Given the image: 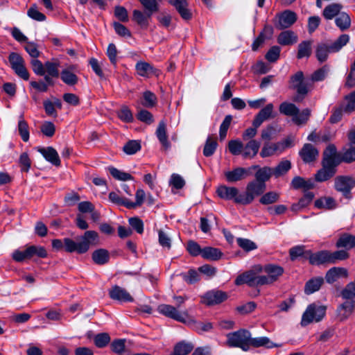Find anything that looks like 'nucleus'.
Here are the masks:
<instances>
[{
  "label": "nucleus",
  "mask_w": 355,
  "mask_h": 355,
  "mask_svg": "<svg viewBox=\"0 0 355 355\" xmlns=\"http://www.w3.org/2000/svg\"><path fill=\"white\" fill-rule=\"evenodd\" d=\"M341 163L340 154L336 146L329 144L323 153L322 168L315 175V180L318 182H325L333 178L337 171V166Z\"/></svg>",
  "instance_id": "1"
},
{
  "label": "nucleus",
  "mask_w": 355,
  "mask_h": 355,
  "mask_svg": "<svg viewBox=\"0 0 355 355\" xmlns=\"http://www.w3.org/2000/svg\"><path fill=\"white\" fill-rule=\"evenodd\" d=\"M98 242V233L93 230H88L79 238L78 242L69 238H64V248L66 252L69 253L84 254L89 250L90 245H95Z\"/></svg>",
  "instance_id": "2"
},
{
  "label": "nucleus",
  "mask_w": 355,
  "mask_h": 355,
  "mask_svg": "<svg viewBox=\"0 0 355 355\" xmlns=\"http://www.w3.org/2000/svg\"><path fill=\"white\" fill-rule=\"evenodd\" d=\"M350 40L347 34L340 35L334 42L329 44L320 42L315 47V57L320 63L324 62L329 57V53L339 52L345 46H346Z\"/></svg>",
  "instance_id": "3"
},
{
  "label": "nucleus",
  "mask_w": 355,
  "mask_h": 355,
  "mask_svg": "<svg viewBox=\"0 0 355 355\" xmlns=\"http://www.w3.org/2000/svg\"><path fill=\"white\" fill-rule=\"evenodd\" d=\"M289 84V87L296 92L297 95L293 98L295 102L303 101L313 88L310 77H305L302 71H298L291 76Z\"/></svg>",
  "instance_id": "4"
},
{
  "label": "nucleus",
  "mask_w": 355,
  "mask_h": 355,
  "mask_svg": "<svg viewBox=\"0 0 355 355\" xmlns=\"http://www.w3.org/2000/svg\"><path fill=\"white\" fill-rule=\"evenodd\" d=\"M187 299L183 296H173V300L175 302L176 307L169 304H160L157 307V311L159 313L165 315L166 317L173 319L176 321L189 324L192 322V319L189 316L187 311L180 312L178 309L183 304Z\"/></svg>",
  "instance_id": "5"
},
{
  "label": "nucleus",
  "mask_w": 355,
  "mask_h": 355,
  "mask_svg": "<svg viewBox=\"0 0 355 355\" xmlns=\"http://www.w3.org/2000/svg\"><path fill=\"white\" fill-rule=\"evenodd\" d=\"M279 112L285 116H291L292 121L297 125L305 124L311 116V110L306 108L302 111L293 103L283 102L279 105Z\"/></svg>",
  "instance_id": "6"
},
{
  "label": "nucleus",
  "mask_w": 355,
  "mask_h": 355,
  "mask_svg": "<svg viewBox=\"0 0 355 355\" xmlns=\"http://www.w3.org/2000/svg\"><path fill=\"white\" fill-rule=\"evenodd\" d=\"M266 189V184L254 180L248 183L244 193H240L236 199V204L247 205L253 202L257 196L262 195Z\"/></svg>",
  "instance_id": "7"
},
{
  "label": "nucleus",
  "mask_w": 355,
  "mask_h": 355,
  "mask_svg": "<svg viewBox=\"0 0 355 355\" xmlns=\"http://www.w3.org/2000/svg\"><path fill=\"white\" fill-rule=\"evenodd\" d=\"M250 336L251 333L244 329L229 333L227 334V345L230 347H239L244 352H248Z\"/></svg>",
  "instance_id": "8"
},
{
  "label": "nucleus",
  "mask_w": 355,
  "mask_h": 355,
  "mask_svg": "<svg viewBox=\"0 0 355 355\" xmlns=\"http://www.w3.org/2000/svg\"><path fill=\"white\" fill-rule=\"evenodd\" d=\"M326 310L325 306L318 305L315 303L309 304L302 314L301 325L306 327L312 322L321 321L326 314Z\"/></svg>",
  "instance_id": "9"
},
{
  "label": "nucleus",
  "mask_w": 355,
  "mask_h": 355,
  "mask_svg": "<svg viewBox=\"0 0 355 355\" xmlns=\"http://www.w3.org/2000/svg\"><path fill=\"white\" fill-rule=\"evenodd\" d=\"M141 5L147 10L146 15L139 10H134L132 18L140 26H148V19L150 18L153 12L158 10V3L157 0H139Z\"/></svg>",
  "instance_id": "10"
},
{
  "label": "nucleus",
  "mask_w": 355,
  "mask_h": 355,
  "mask_svg": "<svg viewBox=\"0 0 355 355\" xmlns=\"http://www.w3.org/2000/svg\"><path fill=\"white\" fill-rule=\"evenodd\" d=\"M355 187V180L347 175H339L334 179V189L347 199L352 198V190Z\"/></svg>",
  "instance_id": "11"
},
{
  "label": "nucleus",
  "mask_w": 355,
  "mask_h": 355,
  "mask_svg": "<svg viewBox=\"0 0 355 355\" xmlns=\"http://www.w3.org/2000/svg\"><path fill=\"white\" fill-rule=\"evenodd\" d=\"M265 278L258 275L257 272L250 270L239 275L235 279V284L240 286L246 284L250 287H257L264 285Z\"/></svg>",
  "instance_id": "12"
},
{
  "label": "nucleus",
  "mask_w": 355,
  "mask_h": 355,
  "mask_svg": "<svg viewBox=\"0 0 355 355\" xmlns=\"http://www.w3.org/2000/svg\"><path fill=\"white\" fill-rule=\"evenodd\" d=\"M8 60L15 73L24 80H28L29 73L25 67L24 58L19 53L12 52L8 56Z\"/></svg>",
  "instance_id": "13"
},
{
  "label": "nucleus",
  "mask_w": 355,
  "mask_h": 355,
  "mask_svg": "<svg viewBox=\"0 0 355 355\" xmlns=\"http://www.w3.org/2000/svg\"><path fill=\"white\" fill-rule=\"evenodd\" d=\"M257 272L263 270L268 275H261L264 279V285L270 284L278 279L284 273V268L275 264H267L262 268L260 266L256 267Z\"/></svg>",
  "instance_id": "14"
},
{
  "label": "nucleus",
  "mask_w": 355,
  "mask_h": 355,
  "mask_svg": "<svg viewBox=\"0 0 355 355\" xmlns=\"http://www.w3.org/2000/svg\"><path fill=\"white\" fill-rule=\"evenodd\" d=\"M354 310L355 300H345L344 302L339 304L337 307L336 319L339 322H344L353 315Z\"/></svg>",
  "instance_id": "15"
},
{
  "label": "nucleus",
  "mask_w": 355,
  "mask_h": 355,
  "mask_svg": "<svg viewBox=\"0 0 355 355\" xmlns=\"http://www.w3.org/2000/svg\"><path fill=\"white\" fill-rule=\"evenodd\" d=\"M278 21L275 27L279 30H284L290 28L297 19L295 12L286 10L277 15Z\"/></svg>",
  "instance_id": "16"
},
{
  "label": "nucleus",
  "mask_w": 355,
  "mask_h": 355,
  "mask_svg": "<svg viewBox=\"0 0 355 355\" xmlns=\"http://www.w3.org/2000/svg\"><path fill=\"white\" fill-rule=\"evenodd\" d=\"M110 297L115 301H118L121 303L132 302L134 301V298L125 288L114 285L109 290Z\"/></svg>",
  "instance_id": "17"
},
{
  "label": "nucleus",
  "mask_w": 355,
  "mask_h": 355,
  "mask_svg": "<svg viewBox=\"0 0 355 355\" xmlns=\"http://www.w3.org/2000/svg\"><path fill=\"white\" fill-rule=\"evenodd\" d=\"M227 298V295L225 292L221 291H211L203 295L202 302L208 306H211L220 304Z\"/></svg>",
  "instance_id": "18"
},
{
  "label": "nucleus",
  "mask_w": 355,
  "mask_h": 355,
  "mask_svg": "<svg viewBox=\"0 0 355 355\" xmlns=\"http://www.w3.org/2000/svg\"><path fill=\"white\" fill-rule=\"evenodd\" d=\"M250 169L236 167L232 171L225 172V177L229 182H236L245 179L250 174Z\"/></svg>",
  "instance_id": "19"
},
{
  "label": "nucleus",
  "mask_w": 355,
  "mask_h": 355,
  "mask_svg": "<svg viewBox=\"0 0 355 355\" xmlns=\"http://www.w3.org/2000/svg\"><path fill=\"white\" fill-rule=\"evenodd\" d=\"M288 146V141H286L284 143H275L270 144L266 142L264 144L261 151L260 153V156L261 157H267L272 156L276 153V152L283 151L286 147Z\"/></svg>",
  "instance_id": "20"
},
{
  "label": "nucleus",
  "mask_w": 355,
  "mask_h": 355,
  "mask_svg": "<svg viewBox=\"0 0 355 355\" xmlns=\"http://www.w3.org/2000/svg\"><path fill=\"white\" fill-rule=\"evenodd\" d=\"M273 109L274 106L272 103L267 104L255 116L252 121V125L254 127H259L265 121L270 118H274L275 115L272 114Z\"/></svg>",
  "instance_id": "21"
},
{
  "label": "nucleus",
  "mask_w": 355,
  "mask_h": 355,
  "mask_svg": "<svg viewBox=\"0 0 355 355\" xmlns=\"http://www.w3.org/2000/svg\"><path fill=\"white\" fill-rule=\"evenodd\" d=\"M299 155L304 163H311L316 159L318 150L311 144H305L300 150Z\"/></svg>",
  "instance_id": "22"
},
{
  "label": "nucleus",
  "mask_w": 355,
  "mask_h": 355,
  "mask_svg": "<svg viewBox=\"0 0 355 355\" xmlns=\"http://www.w3.org/2000/svg\"><path fill=\"white\" fill-rule=\"evenodd\" d=\"M216 193L218 196L224 200H234L236 203V199L239 197V189L234 187H227L220 185L217 188Z\"/></svg>",
  "instance_id": "23"
},
{
  "label": "nucleus",
  "mask_w": 355,
  "mask_h": 355,
  "mask_svg": "<svg viewBox=\"0 0 355 355\" xmlns=\"http://www.w3.org/2000/svg\"><path fill=\"white\" fill-rule=\"evenodd\" d=\"M306 253L309 254L307 259L312 265L330 263V254L328 250H321L316 253H311L308 251Z\"/></svg>",
  "instance_id": "24"
},
{
  "label": "nucleus",
  "mask_w": 355,
  "mask_h": 355,
  "mask_svg": "<svg viewBox=\"0 0 355 355\" xmlns=\"http://www.w3.org/2000/svg\"><path fill=\"white\" fill-rule=\"evenodd\" d=\"M37 151L45 158V159L53 165L59 166L60 159L58 152L53 147L37 148Z\"/></svg>",
  "instance_id": "25"
},
{
  "label": "nucleus",
  "mask_w": 355,
  "mask_h": 355,
  "mask_svg": "<svg viewBox=\"0 0 355 355\" xmlns=\"http://www.w3.org/2000/svg\"><path fill=\"white\" fill-rule=\"evenodd\" d=\"M348 277L347 270L342 267H333L326 273L325 279L329 284H333L339 279Z\"/></svg>",
  "instance_id": "26"
},
{
  "label": "nucleus",
  "mask_w": 355,
  "mask_h": 355,
  "mask_svg": "<svg viewBox=\"0 0 355 355\" xmlns=\"http://www.w3.org/2000/svg\"><path fill=\"white\" fill-rule=\"evenodd\" d=\"M168 3L175 7L183 19L189 20L191 18L192 14L187 8L188 3L187 0H168Z\"/></svg>",
  "instance_id": "27"
},
{
  "label": "nucleus",
  "mask_w": 355,
  "mask_h": 355,
  "mask_svg": "<svg viewBox=\"0 0 355 355\" xmlns=\"http://www.w3.org/2000/svg\"><path fill=\"white\" fill-rule=\"evenodd\" d=\"M298 37L293 31L287 30L280 33L277 37V42L282 46H291L297 43Z\"/></svg>",
  "instance_id": "28"
},
{
  "label": "nucleus",
  "mask_w": 355,
  "mask_h": 355,
  "mask_svg": "<svg viewBox=\"0 0 355 355\" xmlns=\"http://www.w3.org/2000/svg\"><path fill=\"white\" fill-rule=\"evenodd\" d=\"M281 345L276 344L271 341L268 337L262 336L257 338H252V335L250 338L249 349L250 347H265L268 349H272L274 347H280Z\"/></svg>",
  "instance_id": "29"
},
{
  "label": "nucleus",
  "mask_w": 355,
  "mask_h": 355,
  "mask_svg": "<svg viewBox=\"0 0 355 355\" xmlns=\"http://www.w3.org/2000/svg\"><path fill=\"white\" fill-rule=\"evenodd\" d=\"M155 135L165 150H168L171 147V144L168 139L166 133V125L164 121H161L157 128Z\"/></svg>",
  "instance_id": "30"
},
{
  "label": "nucleus",
  "mask_w": 355,
  "mask_h": 355,
  "mask_svg": "<svg viewBox=\"0 0 355 355\" xmlns=\"http://www.w3.org/2000/svg\"><path fill=\"white\" fill-rule=\"evenodd\" d=\"M260 142L255 140H250L244 146L242 155L244 158H253L259 152Z\"/></svg>",
  "instance_id": "31"
},
{
  "label": "nucleus",
  "mask_w": 355,
  "mask_h": 355,
  "mask_svg": "<svg viewBox=\"0 0 355 355\" xmlns=\"http://www.w3.org/2000/svg\"><path fill=\"white\" fill-rule=\"evenodd\" d=\"M343 8V6L340 3H333L329 4L323 10L322 15L326 19L331 20L342 12Z\"/></svg>",
  "instance_id": "32"
},
{
  "label": "nucleus",
  "mask_w": 355,
  "mask_h": 355,
  "mask_svg": "<svg viewBox=\"0 0 355 355\" xmlns=\"http://www.w3.org/2000/svg\"><path fill=\"white\" fill-rule=\"evenodd\" d=\"M336 245L338 248L350 250L355 247V236L347 233L343 234L336 241Z\"/></svg>",
  "instance_id": "33"
},
{
  "label": "nucleus",
  "mask_w": 355,
  "mask_h": 355,
  "mask_svg": "<svg viewBox=\"0 0 355 355\" xmlns=\"http://www.w3.org/2000/svg\"><path fill=\"white\" fill-rule=\"evenodd\" d=\"M323 283L324 279L322 277H318L311 279L305 284V293L307 295H310L315 291H318L320 288Z\"/></svg>",
  "instance_id": "34"
},
{
  "label": "nucleus",
  "mask_w": 355,
  "mask_h": 355,
  "mask_svg": "<svg viewBox=\"0 0 355 355\" xmlns=\"http://www.w3.org/2000/svg\"><path fill=\"white\" fill-rule=\"evenodd\" d=\"M336 26L341 31H344L349 29L351 26L352 21L348 13L342 12L335 19Z\"/></svg>",
  "instance_id": "35"
},
{
  "label": "nucleus",
  "mask_w": 355,
  "mask_h": 355,
  "mask_svg": "<svg viewBox=\"0 0 355 355\" xmlns=\"http://www.w3.org/2000/svg\"><path fill=\"white\" fill-rule=\"evenodd\" d=\"M314 205L318 209H334L337 207L336 202L332 197H323L317 199Z\"/></svg>",
  "instance_id": "36"
},
{
  "label": "nucleus",
  "mask_w": 355,
  "mask_h": 355,
  "mask_svg": "<svg viewBox=\"0 0 355 355\" xmlns=\"http://www.w3.org/2000/svg\"><path fill=\"white\" fill-rule=\"evenodd\" d=\"M222 252L216 248L205 247L202 248V257L208 260L217 261L221 258Z\"/></svg>",
  "instance_id": "37"
},
{
  "label": "nucleus",
  "mask_w": 355,
  "mask_h": 355,
  "mask_svg": "<svg viewBox=\"0 0 355 355\" xmlns=\"http://www.w3.org/2000/svg\"><path fill=\"white\" fill-rule=\"evenodd\" d=\"M272 171V168L268 166L259 168L255 173L254 181L266 184V182L268 181L272 175H273Z\"/></svg>",
  "instance_id": "38"
},
{
  "label": "nucleus",
  "mask_w": 355,
  "mask_h": 355,
  "mask_svg": "<svg viewBox=\"0 0 355 355\" xmlns=\"http://www.w3.org/2000/svg\"><path fill=\"white\" fill-rule=\"evenodd\" d=\"M311 45L312 41L311 40H305L300 42L298 44L297 59L309 58L311 54Z\"/></svg>",
  "instance_id": "39"
},
{
  "label": "nucleus",
  "mask_w": 355,
  "mask_h": 355,
  "mask_svg": "<svg viewBox=\"0 0 355 355\" xmlns=\"http://www.w3.org/2000/svg\"><path fill=\"white\" fill-rule=\"evenodd\" d=\"M136 71L140 76L148 77L154 73V67L148 62H138L135 65Z\"/></svg>",
  "instance_id": "40"
},
{
  "label": "nucleus",
  "mask_w": 355,
  "mask_h": 355,
  "mask_svg": "<svg viewBox=\"0 0 355 355\" xmlns=\"http://www.w3.org/2000/svg\"><path fill=\"white\" fill-rule=\"evenodd\" d=\"M18 131L21 139L24 142H27L29 140L30 133L29 127L28 123L24 119V115L19 116V120L18 121Z\"/></svg>",
  "instance_id": "41"
},
{
  "label": "nucleus",
  "mask_w": 355,
  "mask_h": 355,
  "mask_svg": "<svg viewBox=\"0 0 355 355\" xmlns=\"http://www.w3.org/2000/svg\"><path fill=\"white\" fill-rule=\"evenodd\" d=\"M109 259V252L105 249H98L92 253V259L96 264L103 265L108 262Z\"/></svg>",
  "instance_id": "42"
},
{
  "label": "nucleus",
  "mask_w": 355,
  "mask_h": 355,
  "mask_svg": "<svg viewBox=\"0 0 355 355\" xmlns=\"http://www.w3.org/2000/svg\"><path fill=\"white\" fill-rule=\"evenodd\" d=\"M291 184L292 187L295 189H312L314 186V184L311 180H306L300 176L295 177L291 182Z\"/></svg>",
  "instance_id": "43"
},
{
  "label": "nucleus",
  "mask_w": 355,
  "mask_h": 355,
  "mask_svg": "<svg viewBox=\"0 0 355 355\" xmlns=\"http://www.w3.org/2000/svg\"><path fill=\"white\" fill-rule=\"evenodd\" d=\"M193 349V345L191 343L182 341L175 346L173 353L171 355H187Z\"/></svg>",
  "instance_id": "44"
},
{
  "label": "nucleus",
  "mask_w": 355,
  "mask_h": 355,
  "mask_svg": "<svg viewBox=\"0 0 355 355\" xmlns=\"http://www.w3.org/2000/svg\"><path fill=\"white\" fill-rule=\"evenodd\" d=\"M291 168V163L288 160H283L272 168V174L275 178L280 177L286 174Z\"/></svg>",
  "instance_id": "45"
},
{
  "label": "nucleus",
  "mask_w": 355,
  "mask_h": 355,
  "mask_svg": "<svg viewBox=\"0 0 355 355\" xmlns=\"http://www.w3.org/2000/svg\"><path fill=\"white\" fill-rule=\"evenodd\" d=\"M280 198V194L276 191H269L260 198L259 202L263 205H268L277 202Z\"/></svg>",
  "instance_id": "46"
},
{
  "label": "nucleus",
  "mask_w": 355,
  "mask_h": 355,
  "mask_svg": "<svg viewBox=\"0 0 355 355\" xmlns=\"http://www.w3.org/2000/svg\"><path fill=\"white\" fill-rule=\"evenodd\" d=\"M329 72V67L324 65L321 68L315 71L311 76L310 78L313 83L314 82L322 81L325 79Z\"/></svg>",
  "instance_id": "47"
},
{
  "label": "nucleus",
  "mask_w": 355,
  "mask_h": 355,
  "mask_svg": "<svg viewBox=\"0 0 355 355\" xmlns=\"http://www.w3.org/2000/svg\"><path fill=\"white\" fill-rule=\"evenodd\" d=\"M340 296L344 300H354L355 298V280L348 283L342 290Z\"/></svg>",
  "instance_id": "48"
},
{
  "label": "nucleus",
  "mask_w": 355,
  "mask_h": 355,
  "mask_svg": "<svg viewBox=\"0 0 355 355\" xmlns=\"http://www.w3.org/2000/svg\"><path fill=\"white\" fill-rule=\"evenodd\" d=\"M61 80L68 85H74L78 83V78L76 74L69 69H64L60 73Z\"/></svg>",
  "instance_id": "49"
},
{
  "label": "nucleus",
  "mask_w": 355,
  "mask_h": 355,
  "mask_svg": "<svg viewBox=\"0 0 355 355\" xmlns=\"http://www.w3.org/2000/svg\"><path fill=\"white\" fill-rule=\"evenodd\" d=\"M108 171L112 176L117 180L127 181L133 179L130 173L121 171L113 166L109 167Z\"/></svg>",
  "instance_id": "50"
},
{
  "label": "nucleus",
  "mask_w": 355,
  "mask_h": 355,
  "mask_svg": "<svg viewBox=\"0 0 355 355\" xmlns=\"http://www.w3.org/2000/svg\"><path fill=\"white\" fill-rule=\"evenodd\" d=\"M26 252L31 256V258L34 256H37L40 258H45L47 257V252L42 246L31 245L26 248Z\"/></svg>",
  "instance_id": "51"
},
{
  "label": "nucleus",
  "mask_w": 355,
  "mask_h": 355,
  "mask_svg": "<svg viewBox=\"0 0 355 355\" xmlns=\"http://www.w3.org/2000/svg\"><path fill=\"white\" fill-rule=\"evenodd\" d=\"M146 197L145 191L143 189H137L135 193V202H132L128 200V209H135L140 207L144 202Z\"/></svg>",
  "instance_id": "52"
},
{
  "label": "nucleus",
  "mask_w": 355,
  "mask_h": 355,
  "mask_svg": "<svg viewBox=\"0 0 355 355\" xmlns=\"http://www.w3.org/2000/svg\"><path fill=\"white\" fill-rule=\"evenodd\" d=\"M110 336L107 333H101L95 336L94 342L98 348H103L110 342Z\"/></svg>",
  "instance_id": "53"
},
{
  "label": "nucleus",
  "mask_w": 355,
  "mask_h": 355,
  "mask_svg": "<svg viewBox=\"0 0 355 355\" xmlns=\"http://www.w3.org/2000/svg\"><path fill=\"white\" fill-rule=\"evenodd\" d=\"M157 103V97L154 93L150 91H145L143 93L142 105L146 107H153Z\"/></svg>",
  "instance_id": "54"
},
{
  "label": "nucleus",
  "mask_w": 355,
  "mask_h": 355,
  "mask_svg": "<svg viewBox=\"0 0 355 355\" xmlns=\"http://www.w3.org/2000/svg\"><path fill=\"white\" fill-rule=\"evenodd\" d=\"M141 149L140 142L136 140H130L123 147V150L127 155L135 154Z\"/></svg>",
  "instance_id": "55"
},
{
  "label": "nucleus",
  "mask_w": 355,
  "mask_h": 355,
  "mask_svg": "<svg viewBox=\"0 0 355 355\" xmlns=\"http://www.w3.org/2000/svg\"><path fill=\"white\" fill-rule=\"evenodd\" d=\"M218 144L216 140H213L210 137L207 139L205 142L204 149H203V155L205 157L211 156L216 150Z\"/></svg>",
  "instance_id": "56"
},
{
  "label": "nucleus",
  "mask_w": 355,
  "mask_h": 355,
  "mask_svg": "<svg viewBox=\"0 0 355 355\" xmlns=\"http://www.w3.org/2000/svg\"><path fill=\"white\" fill-rule=\"evenodd\" d=\"M330 263H336L339 261H343L349 257V253L344 250L335 252L329 251Z\"/></svg>",
  "instance_id": "57"
},
{
  "label": "nucleus",
  "mask_w": 355,
  "mask_h": 355,
  "mask_svg": "<svg viewBox=\"0 0 355 355\" xmlns=\"http://www.w3.org/2000/svg\"><path fill=\"white\" fill-rule=\"evenodd\" d=\"M158 241L159 245L169 250L171 248V239L169 235L162 230H158Z\"/></svg>",
  "instance_id": "58"
},
{
  "label": "nucleus",
  "mask_w": 355,
  "mask_h": 355,
  "mask_svg": "<svg viewBox=\"0 0 355 355\" xmlns=\"http://www.w3.org/2000/svg\"><path fill=\"white\" fill-rule=\"evenodd\" d=\"M44 69L51 77L57 78L59 76V63L58 62L47 61L44 63Z\"/></svg>",
  "instance_id": "59"
},
{
  "label": "nucleus",
  "mask_w": 355,
  "mask_h": 355,
  "mask_svg": "<svg viewBox=\"0 0 355 355\" xmlns=\"http://www.w3.org/2000/svg\"><path fill=\"white\" fill-rule=\"evenodd\" d=\"M232 120V116L231 115H227L220 124L219 130V137L220 140H223L226 137Z\"/></svg>",
  "instance_id": "60"
},
{
  "label": "nucleus",
  "mask_w": 355,
  "mask_h": 355,
  "mask_svg": "<svg viewBox=\"0 0 355 355\" xmlns=\"http://www.w3.org/2000/svg\"><path fill=\"white\" fill-rule=\"evenodd\" d=\"M238 245L246 252H249L257 249V246L255 243L248 239L238 238Z\"/></svg>",
  "instance_id": "61"
},
{
  "label": "nucleus",
  "mask_w": 355,
  "mask_h": 355,
  "mask_svg": "<svg viewBox=\"0 0 355 355\" xmlns=\"http://www.w3.org/2000/svg\"><path fill=\"white\" fill-rule=\"evenodd\" d=\"M228 148L232 155H238L243 151V144L239 140H231L228 143Z\"/></svg>",
  "instance_id": "62"
},
{
  "label": "nucleus",
  "mask_w": 355,
  "mask_h": 355,
  "mask_svg": "<svg viewBox=\"0 0 355 355\" xmlns=\"http://www.w3.org/2000/svg\"><path fill=\"white\" fill-rule=\"evenodd\" d=\"M280 51L281 49L279 46H273L266 53L265 58L268 61L275 62L279 59Z\"/></svg>",
  "instance_id": "63"
},
{
  "label": "nucleus",
  "mask_w": 355,
  "mask_h": 355,
  "mask_svg": "<svg viewBox=\"0 0 355 355\" xmlns=\"http://www.w3.org/2000/svg\"><path fill=\"white\" fill-rule=\"evenodd\" d=\"M347 103L344 106L345 112L351 113L355 110V90L345 96Z\"/></svg>",
  "instance_id": "64"
}]
</instances>
